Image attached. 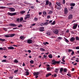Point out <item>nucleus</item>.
I'll list each match as a JSON object with an SVG mask.
<instances>
[{"mask_svg":"<svg viewBox=\"0 0 79 79\" xmlns=\"http://www.w3.org/2000/svg\"><path fill=\"white\" fill-rule=\"evenodd\" d=\"M26 12V11H21L20 13H21V14H22V15L24 14V13H25Z\"/></svg>","mask_w":79,"mask_h":79,"instance_id":"24","label":"nucleus"},{"mask_svg":"<svg viewBox=\"0 0 79 79\" xmlns=\"http://www.w3.org/2000/svg\"><path fill=\"white\" fill-rule=\"evenodd\" d=\"M35 21H37L38 20V18H35L34 19Z\"/></svg>","mask_w":79,"mask_h":79,"instance_id":"38","label":"nucleus"},{"mask_svg":"<svg viewBox=\"0 0 79 79\" xmlns=\"http://www.w3.org/2000/svg\"><path fill=\"white\" fill-rule=\"evenodd\" d=\"M17 13H18V12H15L13 13H11L10 12H8V15H9L10 16H15V15H17Z\"/></svg>","mask_w":79,"mask_h":79,"instance_id":"3","label":"nucleus"},{"mask_svg":"<svg viewBox=\"0 0 79 79\" xmlns=\"http://www.w3.org/2000/svg\"><path fill=\"white\" fill-rule=\"evenodd\" d=\"M46 34L48 35H50V32H47L46 33Z\"/></svg>","mask_w":79,"mask_h":79,"instance_id":"34","label":"nucleus"},{"mask_svg":"<svg viewBox=\"0 0 79 79\" xmlns=\"http://www.w3.org/2000/svg\"><path fill=\"white\" fill-rule=\"evenodd\" d=\"M63 4H64V3H65V0H63Z\"/></svg>","mask_w":79,"mask_h":79,"instance_id":"64","label":"nucleus"},{"mask_svg":"<svg viewBox=\"0 0 79 79\" xmlns=\"http://www.w3.org/2000/svg\"><path fill=\"white\" fill-rule=\"evenodd\" d=\"M63 68H61L60 69V72L62 74H63Z\"/></svg>","mask_w":79,"mask_h":79,"instance_id":"22","label":"nucleus"},{"mask_svg":"<svg viewBox=\"0 0 79 79\" xmlns=\"http://www.w3.org/2000/svg\"><path fill=\"white\" fill-rule=\"evenodd\" d=\"M47 18L48 19H49V18H50V15H48L47 17Z\"/></svg>","mask_w":79,"mask_h":79,"instance_id":"56","label":"nucleus"},{"mask_svg":"<svg viewBox=\"0 0 79 79\" xmlns=\"http://www.w3.org/2000/svg\"><path fill=\"white\" fill-rule=\"evenodd\" d=\"M2 62H6V60H4L2 61Z\"/></svg>","mask_w":79,"mask_h":79,"instance_id":"48","label":"nucleus"},{"mask_svg":"<svg viewBox=\"0 0 79 79\" xmlns=\"http://www.w3.org/2000/svg\"><path fill=\"white\" fill-rule=\"evenodd\" d=\"M13 29L14 30H15V29H18V27H15V28H13Z\"/></svg>","mask_w":79,"mask_h":79,"instance_id":"63","label":"nucleus"},{"mask_svg":"<svg viewBox=\"0 0 79 79\" xmlns=\"http://www.w3.org/2000/svg\"><path fill=\"white\" fill-rule=\"evenodd\" d=\"M48 4L49 6H51V5H52V3H51L50 2H49Z\"/></svg>","mask_w":79,"mask_h":79,"instance_id":"53","label":"nucleus"},{"mask_svg":"<svg viewBox=\"0 0 79 79\" xmlns=\"http://www.w3.org/2000/svg\"><path fill=\"white\" fill-rule=\"evenodd\" d=\"M67 75L68 76H69V77H71V74H67Z\"/></svg>","mask_w":79,"mask_h":79,"instance_id":"52","label":"nucleus"},{"mask_svg":"<svg viewBox=\"0 0 79 79\" xmlns=\"http://www.w3.org/2000/svg\"><path fill=\"white\" fill-rule=\"evenodd\" d=\"M49 3V2L48 1V0L46 2L45 5H48Z\"/></svg>","mask_w":79,"mask_h":79,"instance_id":"27","label":"nucleus"},{"mask_svg":"<svg viewBox=\"0 0 79 79\" xmlns=\"http://www.w3.org/2000/svg\"><path fill=\"white\" fill-rule=\"evenodd\" d=\"M10 11L11 12H14V11H15V9L13 8H9Z\"/></svg>","mask_w":79,"mask_h":79,"instance_id":"4","label":"nucleus"},{"mask_svg":"<svg viewBox=\"0 0 79 79\" xmlns=\"http://www.w3.org/2000/svg\"><path fill=\"white\" fill-rule=\"evenodd\" d=\"M18 27H23V25L21 24H20L18 26Z\"/></svg>","mask_w":79,"mask_h":79,"instance_id":"36","label":"nucleus"},{"mask_svg":"<svg viewBox=\"0 0 79 79\" xmlns=\"http://www.w3.org/2000/svg\"><path fill=\"white\" fill-rule=\"evenodd\" d=\"M35 25H36V23H34L31 25V26L30 27L31 28V27H32V26H35Z\"/></svg>","mask_w":79,"mask_h":79,"instance_id":"30","label":"nucleus"},{"mask_svg":"<svg viewBox=\"0 0 79 79\" xmlns=\"http://www.w3.org/2000/svg\"><path fill=\"white\" fill-rule=\"evenodd\" d=\"M51 75H52V74H51V73L47 74L46 75V77H48V76H51Z\"/></svg>","mask_w":79,"mask_h":79,"instance_id":"25","label":"nucleus"},{"mask_svg":"<svg viewBox=\"0 0 79 79\" xmlns=\"http://www.w3.org/2000/svg\"><path fill=\"white\" fill-rule=\"evenodd\" d=\"M39 74V72H35L34 73V75L35 76H37Z\"/></svg>","mask_w":79,"mask_h":79,"instance_id":"20","label":"nucleus"},{"mask_svg":"<svg viewBox=\"0 0 79 79\" xmlns=\"http://www.w3.org/2000/svg\"><path fill=\"white\" fill-rule=\"evenodd\" d=\"M26 16L25 17L24 19L26 20L27 18H30V14H28L26 15Z\"/></svg>","mask_w":79,"mask_h":79,"instance_id":"11","label":"nucleus"},{"mask_svg":"<svg viewBox=\"0 0 79 79\" xmlns=\"http://www.w3.org/2000/svg\"><path fill=\"white\" fill-rule=\"evenodd\" d=\"M71 6H74L76 5V4L74 3H71L70 5Z\"/></svg>","mask_w":79,"mask_h":79,"instance_id":"19","label":"nucleus"},{"mask_svg":"<svg viewBox=\"0 0 79 79\" xmlns=\"http://www.w3.org/2000/svg\"><path fill=\"white\" fill-rule=\"evenodd\" d=\"M72 55H73V54H74V51H72V52L71 53Z\"/></svg>","mask_w":79,"mask_h":79,"instance_id":"61","label":"nucleus"},{"mask_svg":"<svg viewBox=\"0 0 79 79\" xmlns=\"http://www.w3.org/2000/svg\"><path fill=\"white\" fill-rule=\"evenodd\" d=\"M56 7L57 10H61V6H57V7Z\"/></svg>","mask_w":79,"mask_h":79,"instance_id":"18","label":"nucleus"},{"mask_svg":"<svg viewBox=\"0 0 79 79\" xmlns=\"http://www.w3.org/2000/svg\"><path fill=\"white\" fill-rule=\"evenodd\" d=\"M27 41L28 44H32V40H27Z\"/></svg>","mask_w":79,"mask_h":79,"instance_id":"9","label":"nucleus"},{"mask_svg":"<svg viewBox=\"0 0 79 79\" xmlns=\"http://www.w3.org/2000/svg\"><path fill=\"white\" fill-rule=\"evenodd\" d=\"M47 66H48V67L47 68V70L48 71H51V68H50V65L47 64Z\"/></svg>","mask_w":79,"mask_h":79,"instance_id":"8","label":"nucleus"},{"mask_svg":"<svg viewBox=\"0 0 79 79\" xmlns=\"http://www.w3.org/2000/svg\"><path fill=\"white\" fill-rule=\"evenodd\" d=\"M58 39H59V40H61L62 39V37H58L57 38Z\"/></svg>","mask_w":79,"mask_h":79,"instance_id":"46","label":"nucleus"},{"mask_svg":"<svg viewBox=\"0 0 79 79\" xmlns=\"http://www.w3.org/2000/svg\"><path fill=\"white\" fill-rule=\"evenodd\" d=\"M7 28H3V29L4 30V31H7L8 29H7Z\"/></svg>","mask_w":79,"mask_h":79,"instance_id":"45","label":"nucleus"},{"mask_svg":"<svg viewBox=\"0 0 79 79\" xmlns=\"http://www.w3.org/2000/svg\"><path fill=\"white\" fill-rule=\"evenodd\" d=\"M48 57L50 58H52V55H50L48 56Z\"/></svg>","mask_w":79,"mask_h":79,"instance_id":"40","label":"nucleus"},{"mask_svg":"<svg viewBox=\"0 0 79 79\" xmlns=\"http://www.w3.org/2000/svg\"><path fill=\"white\" fill-rule=\"evenodd\" d=\"M15 34H9V35H5V37H13V36H15Z\"/></svg>","mask_w":79,"mask_h":79,"instance_id":"1","label":"nucleus"},{"mask_svg":"<svg viewBox=\"0 0 79 79\" xmlns=\"http://www.w3.org/2000/svg\"><path fill=\"white\" fill-rule=\"evenodd\" d=\"M20 39L21 40H24V39H25V37H24V36H20Z\"/></svg>","mask_w":79,"mask_h":79,"instance_id":"17","label":"nucleus"},{"mask_svg":"<svg viewBox=\"0 0 79 79\" xmlns=\"http://www.w3.org/2000/svg\"><path fill=\"white\" fill-rule=\"evenodd\" d=\"M66 56H63L62 59L63 60H64V59H65V58Z\"/></svg>","mask_w":79,"mask_h":79,"instance_id":"62","label":"nucleus"},{"mask_svg":"<svg viewBox=\"0 0 79 79\" xmlns=\"http://www.w3.org/2000/svg\"><path fill=\"white\" fill-rule=\"evenodd\" d=\"M76 49L77 50H79V46L76 47Z\"/></svg>","mask_w":79,"mask_h":79,"instance_id":"54","label":"nucleus"},{"mask_svg":"<svg viewBox=\"0 0 79 79\" xmlns=\"http://www.w3.org/2000/svg\"><path fill=\"white\" fill-rule=\"evenodd\" d=\"M77 24H73V29H76L77 27Z\"/></svg>","mask_w":79,"mask_h":79,"instance_id":"14","label":"nucleus"},{"mask_svg":"<svg viewBox=\"0 0 79 79\" xmlns=\"http://www.w3.org/2000/svg\"><path fill=\"white\" fill-rule=\"evenodd\" d=\"M73 18V15H69L68 17L69 19H71Z\"/></svg>","mask_w":79,"mask_h":79,"instance_id":"16","label":"nucleus"},{"mask_svg":"<svg viewBox=\"0 0 79 79\" xmlns=\"http://www.w3.org/2000/svg\"><path fill=\"white\" fill-rule=\"evenodd\" d=\"M43 15H47V12H46V11H44L43 12Z\"/></svg>","mask_w":79,"mask_h":79,"instance_id":"47","label":"nucleus"},{"mask_svg":"<svg viewBox=\"0 0 79 79\" xmlns=\"http://www.w3.org/2000/svg\"><path fill=\"white\" fill-rule=\"evenodd\" d=\"M9 26H12V27H16L17 26V25L13 23H10Z\"/></svg>","mask_w":79,"mask_h":79,"instance_id":"7","label":"nucleus"},{"mask_svg":"<svg viewBox=\"0 0 79 79\" xmlns=\"http://www.w3.org/2000/svg\"><path fill=\"white\" fill-rule=\"evenodd\" d=\"M43 44H44V45H46V44H48V43L47 42H46L45 43H43Z\"/></svg>","mask_w":79,"mask_h":79,"instance_id":"42","label":"nucleus"},{"mask_svg":"<svg viewBox=\"0 0 79 79\" xmlns=\"http://www.w3.org/2000/svg\"><path fill=\"white\" fill-rule=\"evenodd\" d=\"M51 24H52V25H54V24H55V21H54L53 22L51 23Z\"/></svg>","mask_w":79,"mask_h":79,"instance_id":"44","label":"nucleus"},{"mask_svg":"<svg viewBox=\"0 0 79 79\" xmlns=\"http://www.w3.org/2000/svg\"><path fill=\"white\" fill-rule=\"evenodd\" d=\"M24 70L25 71H26V72H27V71H29V70H28L27 69H24Z\"/></svg>","mask_w":79,"mask_h":79,"instance_id":"59","label":"nucleus"},{"mask_svg":"<svg viewBox=\"0 0 79 79\" xmlns=\"http://www.w3.org/2000/svg\"><path fill=\"white\" fill-rule=\"evenodd\" d=\"M59 63H60V61H55L54 60H52V64H59Z\"/></svg>","mask_w":79,"mask_h":79,"instance_id":"5","label":"nucleus"},{"mask_svg":"<svg viewBox=\"0 0 79 79\" xmlns=\"http://www.w3.org/2000/svg\"><path fill=\"white\" fill-rule=\"evenodd\" d=\"M40 50H41V51H42V52H44V51H45V49L43 48H40Z\"/></svg>","mask_w":79,"mask_h":79,"instance_id":"31","label":"nucleus"},{"mask_svg":"<svg viewBox=\"0 0 79 79\" xmlns=\"http://www.w3.org/2000/svg\"><path fill=\"white\" fill-rule=\"evenodd\" d=\"M52 13H53V11H52L50 10L49 11V13H48V14H52Z\"/></svg>","mask_w":79,"mask_h":79,"instance_id":"32","label":"nucleus"},{"mask_svg":"<svg viewBox=\"0 0 79 79\" xmlns=\"http://www.w3.org/2000/svg\"><path fill=\"white\" fill-rule=\"evenodd\" d=\"M18 72V70H16L14 71V73H17Z\"/></svg>","mask_w":79,"mask_h":79,"instance_id":"57","label":"nucleus"},{"mask_svg":"<svg viewBox=\"0 0 79 79\" xmlns=\"http://www.w3.org/2000/svg\"><path fill=\"white\" fill-rule=\"evenodd\" d=\"M28 52H29V53H31V50H28L27 51Z\"/></svg>","mask_w":79,"mask_h":79,"instance_id":"58","label":"nucleus"},{"mask_svg":"<svg viewBox=\"0 0 79 79\" xmlns=\"http://www.w3.org/2000/svg\"><path fill=\"white\" fill-rule=\"evenodd\" d=\"M30 63H31V64H34V61L32 60H31L30 61Z\"/></svg>","mask_w":79,"mask_h":79,"instance_id":"29","label":"nucleus"},{"mask_svg":"<svg viewBox=\"0 0 79 79\" xmlns=\"http://www.w3.org/2000/svg\"><path fill=\"white\" fill-rule=\"evenodd\" d=\"M64 13L65 14H67L68 13V9L66 8H65L64 9Z\"/></svg>","mask_w":79,"mask_h":79,"instance_id":"10","label":"nucleus"},{"mask_svg":"<svg viewBox=\"0 0 79 79\" xmlns=\"http://www.w3.org/2000/svg\"><path fill=\"white\" fill-rule=\"evenodd\" d=\"M61 6V4H60V3L56 2V7L59 6Z\"/></svg>","mask_w":79,"mask_h":79,"instance_id":"15","label":"nucleus"},{"mask_svg":"<svg viewBox=\"0 0 79 79\" xmlns=\"http://www.w3.org/2000/svg\"><path fill=\"white\" fill-rule=\"evenodd\" d=\"M40 26H44V23H41L40 24Z\"/></svg>","mask_w":79,"mask_h":79,"instance_id":"49","label":"nucleus"},{"mask_svg":"<svg viewBox=\"0 0 79 79\" xmlns=\"http://www.w3.org/2000/svg\"><path fill=\"white\" fill-rule=\"evenodd\" d=\"M23 20V18L21 17L20 19L18 18L17 19V21L18 23H21L22 21Z\"/></svg>","mask_w":79,"mask_h":79,"instance_id":"2","label":"nucleus"},{"mask_svg":"<svg viewBox=\"0 0 79 79\" xmlns=\"http://www.w3.org/2000/svg\"><path fill=\"white\" fill-rule=\"evenodd\" d=\"M31 8H32V9H34V8H35V6H31Z\"/></svg>","mask_w":79,"mask_h":79,"instance_id":"50","label":"nucleus"},{"mask_svg":"<svg viewBox=\"0 0 79 79\" xmlns=\"http://www.w3.org/2000/svg\"><path fill=\"white\" fill-rule=\"evenodd\" d=\"M75 39H76V38L74 37H72L70 40L71 41V42H73L75 40Z\"/></svg>","mask_w":79,"mask_h":79,"instance_id":"13","label":"nucleus"},{"mask_svg":"<svg viewBox=\"0 0 79 79\" xmlns=\"http://www.w3.org/2000/svg\"><path fill=\"white\" fill-rule=\"evenodd\" d=\"M0 40L1 41H2V42H3V41H5V39H2L0 38Z\"/></svg>","mask_w":79,"mask_h":79,"instance_id":"35","label":"nucleus"},{"mask_svg":"<svg viewBox=\"0 0 79 79\" xmlns=\"http://www.w3.org/2000/svg\"><path fill=\"white\" fill-rule=\"evenodd\" d=\"M64 39H65V41L67 42H69V41L66 38H64Z\"/></svg>","mask_w":79,"mask_h":79,"instance_id":"43","label":"nucleus"},{"mask_svg":"<svg viewBox=\"0 0 79 79\" xmlns=\"http://www.w3.org/2000/svg\"><path fill=\"white\" fill-rule=\"evenodd\" d=\"M44 27H41L39 28L40 31V32H43V31H44Z\"/></svg>","mask_w":79,"mask_h":79,"instance_id":"6","label":"nucleus"},{"mask_svg":"<svg viewBox=\"0 0 79 79\" xmlns=\"http://www.w3.org/2000/svg\"><path fill=\"white\" fill-rule=\"evenodd\" d=\"M4 8H5V7L4 6H0V9H4Z\"/></svg>","mask_w":79,"mask_h":79,"instance_id":"41","label":"nucleus"},{"mask_svg":"<svg viewBox=\"0 0 79 79\" xmlns=\"http://www.w3.org/2000/svg\"><path fill=\"white\" fill-rule=\"evenodd\" d=\"M55 72H56V73H58V69H56Z\"/></svg>","mask_w":79,"mask_h":79,"instance_id":"55","label":"nucleus"},{"mask_svg":"<svg viewBox=\"0 0 79 79\" xmlns=\"http://www.w3.org/2000/svg\"><path fill=\"white\" fill-rule=\"evenodd\" d=\"M8 49H10V50H14V47H8Z\"/></svg>","mask_w":79,"mask_h":79,"instance_id":"21","label":"nucleus"},{"mask_svg":"<svg viewBox=\"0 0 79 79\" xmlns=\"http://www.w3.org/2000/svg\"><path fill=\"white\" fill-rule=\"evenodd\" d=\"M25 73H26V76H29V71L26 72Z\"/></svg>","mask_w":79,"mask_h":79,"instance_id":"23","label":"nucleus"},{"mask_svg":"<svg viewBox=\"0 0 79 79\" xmlns=\"http://www.w3.org/2000/svg\"><path fill=\"white\" fill-rule=\"evenodd\" d=\"M3 50H6V47H4L2 48Z\"/></svg>","mask_w":79,"mask_h":79,"instance_id":"37","label":"nucleus"},{"mask_svg":"<svg viewBox=\"0 0 79 79\" xmlns=\"http://www.w3.org/2000/svg\"><path fill=\"white\" fill-rule=\"evenodd\" d=\"M72 52V50H71V49H69V52Z\"/></svg>","mask_w":79,"mask_h":79,"instance_id":"60","label":"nucleus"},{"mask_svg":"<svg viewBox=\"0 0 79 79\" xmlns=\"http://www.w3.org/2000/svg\"><path fill=\"white\" fill-rule=\"evenodd\" d=\"M76 62H77V63H78V62H79V58H76Z\"/></svg>","mask_w":79,"mask_h":79,"instance_id":"39","label":"nucleus"},{"mask_svg":"<svg viewBox=\"0 0 79 79\" xmlns=\"http://www.w3.org/2000/svg\"><path fill=\"white\" fill-rule=\"evenodd\" d=\"M44 26H47V25H48V22H45L44 23Z\"/></svg>","mask_w":79,"mask_h":79,"instance_id":"26","label":"nucleus"},{"mask_svg":"<svg viewBox=\"0 0 79 79\" xmlns=\"http://www.w3.org/2000/svg\"><path fill=\"white\" fill-rule=\"evenodd\" d=\"M59 31L58 30H55L53 31V32L56 34H58Z\"/></svg>","mask_w":79,"mask_h":79,"instance_id":"12","label":"nucleus"},{"mask_svg":"<svg viewBox=\"0 0 79 79\" xmlns=\"http://www.w3.org/2000/svg\"><path fill=\"white\" fill-rule=\"evenodd\" d=\"M76 40H79V38L78 37H76Z\"/></svg>","mask_w":79,"mask_h":79,"instance_id":"51","label":"nucleus"},{"mask_svg":"<svg viewBox=\"0 0 79 79\" xmlns=\"http://www.w3.org/2000/svg\"><path fill=\"white\" fill-rule=\"evenodd\" d=\"M67 69H64V73H67Z\"/></svg>","mask_w":79,"mask_h":79,"instance_id":"28","label":"nucleus"},{"mask_svg":"<svg viewBox=\"0 0 79 79\" xmlns=\"http://www.w3.org/2000/svg\"><path fill=\"white\" fill-rule=\"evenodd\" d=\"M14 63H18V61L15 59L14 60Z\"/></svg>","mask_w":79,"mask_h":79,"instance_id":"33","label":"nucleus"}]
</instances>
